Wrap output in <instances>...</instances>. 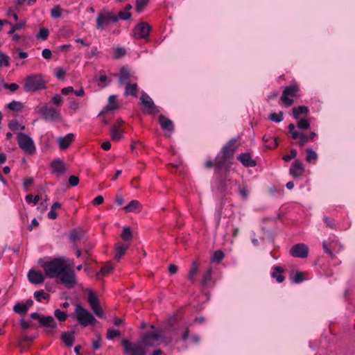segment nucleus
Instances as JSON below:
<instances>
[{"mask_svg": "<svg viewBox=\"0 0 355 355\" xmlns=\"http://www.w3.org/2000/svg\"><path fill=\"white\" fill-rule=\"evenodd\" d=\"M237 139H231L222 148L220 154L215 159V171H227L233 155L236 150Z\"/></svg>", "mask_w": 355, "mask_h": 355, "instance_id": "nucleus-1", "label": "nucleus"}, {"mask_svg": "<svg viewBox=\"0 0 355 355\" xmlns=\"http://www.w3.org/2000/svg\"><path fill=\"white\" fill-rule=\"evenodd\" d=\"M42 266L47 277L58 278L64 269H67L68 263L65 258L59 257L50 261L44 262Z\"/></svg>", "mask_w": 355, "mask_h": 355, "instance_id": "nucleus-2", "label": "nucleus"}, {"mask_svg": "<svg viewBox=\"0 0 355 355\" xmlns=\"http://www.w3.org/2000/svg\"><path fill=\"white\" fill-rule=\"evenodd\" d=\"M74 313L78 323L83 327L94 326L97 322L94 316L80 304L76 306Z\"/></svg>", "mask_w": 355, "mask_h": 355, "instance_id": "nucleus-3", "label": "nucleus"}, {"mask_svg": "<svg viewBox=\"0 0 355 355\" xmlns=\"http://www.w3.org/2000/svg\"><path fill=\"white\" fill-rule=\"evenodd\" d=\"M45 81L42 75L35 74L25 78L24 89L26 92H36L45 88Z\"/></svg>", "mask_w": 355, "mask_h": 355, "instance_id": "nucleus-4", "label": "nucleus"}, {"mask_svg": "<svg viewBox=\"0 0 355 355\" xmlns=\"http://www.w3.org/2000/svg\"><path fill=\"white\" fill-rule=\"evenodd\" d=\"M72 265L68 264L67 269H64L58 277L59 282L69 289L74 288L78 284L76 274L72 269Z\"/></svg>", "mask_w": 355, "mask_h": 355, "instance_id": "nucleus-5", "label": "nucleus"}, {"mask_svg": "<svg viewBox=\"0 0 355 355\" xmlns=\"http://www.w3.org/2000/svg\"><path fill=\"white\" fill-rule=\"evenodd\" d=\"M17 143L21 149L26 153L33 155L35 153V146L33 140L27 135L19 132L17 135Z\"/></svg>", "mask_w": 355, "mask_h": 355, "instance_id": "nucleus-6", "label": "nucleus"}, {"mask_svg": "<svg viewBox=\"0 0 355 355\" xmlns=\"http://www.w3.org/2000/svg\"><path fill=\"white\" fill-rule=\"evenodd\" d=\"M121 343L124 347V353L127 355H146L145 347L140 341L132 343L127 339H123Z\"/></svg>", "mask_w": 355, "mask_h": 355, "instance_id": "nucleus-7", "label": "nucleus"}, {"mask_svg": "<svg viewBox=\"0 0 355 355\" xmlns=\"http://www.w3.org/2000/svg\"><path fill=\"white\" fill-rule=\"evenodd\" d=\"M140 100L147 114L155 115L161 112V108L154 103L153 99L146 92H142Z\"/></svg>", "mask_w": 355, "mask_h": 355, "instance_id": "nucleus-8", "label": "nucleus"}, {"mask_svg": "<svg viewBox=\"0 0 355 355\" xmlns=\"http://www.w3.org/2000/svg\"><path fill=\"white\" fill-rule=\"evenodd\" d=\"M164 338V335L163 331L159 329L155 333H146L142 336L141 340L139 341L144 347H154L157 344L159 339Z\"/></svg>", "mask_w": 355, "mask_h": 355, "instance_id": "nucleus-9", "label": "nucleus"}, {"mask_svg": "<svg viewBox=\"0 0 355 355\" xmlns=\"http://www.w3.org/2000/svg\"><path fill=\"white\" fill-rule=\"evenodd\" d=\"M118 21L117 15L112 12H101L96 19V28L103 29L105 26H108L111 23Z\"/></svg>", "mask_w": 355, "mask_h": 355, "instance_id": "nucleus-10", "label": "nucleus"}, {"mask_svg": "<svg viewBox=\"0 0 355 355\" xmlns=\"http://www.w3.org/2000/svg\"><path fill=\"white\" fill-rule=\"evenodd\" d=\"M299 90V86L296 84L286 87L284 89L281 96V100L286 106L289 107L294 103V100L289 97L293 98L296 96Z\"/></svg>", "mask_w": 355, "mask_h": 355, "instance_id": "nucleus-11", "label": "nucleus"}, {"mask_svg": "<svg viewBox=\"0 0 355 355\" xmlns=\"http://www.w3.org/2000/svg\"><path fill=\"white\" fill-rule=\"evenodd\" d=\"M151 27L146 22L138 24L133 29V36L135 39H147Z\"/></svg>", "mask_w": 355, "mask_h": 355, "instance_id": "nucleus-12", "label": "nucleus"}, {"mask_svg": "<svg viewBox=\"0 0 355 355\" xmlns=\"http://www.w3.org/2000/svg\"><path fill=\"white\" fill-rule=\"evenodd\" d=\"M88 302L95 315L99 318H102L103 316V311L100 305L99 300L95 293L92 291H89Z\"/></svg>", "mask_w": 355, "mask_h": 355, "instance_id": "nucleus-13", "label": "nucleus"}, {"mask_svg": "<svg viewBox=\"0 0 355 355\" xmlns=\"http://www.w3.org/2000/svg\"><path fill=\"white\" fill-rule=\"evenodd\" d=\"M43 119L46 121H55L60 119V113L52 107L44 106L40 110Z\"/></svg>", "mask_w": 355, "mask_h": 355, "instance_id": "nucleus-14", "label": "nucleus"}, {"mask_svg": "<svg viewBox=\"0 0 355 355\" xmlns=\"http://www.w3.org/2000/svg\"><path fill=\"white\" fill-rule=\"evenodd\" d=\"M308 252V247L304 243L296 244L290 249V254L293 257L306 258Z\"/></svg>", "mask_w": 355, "mask_h": 355, "instance_id": "nucleus-15", "label": "nucleus"}, {"mask_svg": "<svg viewBox=\"0 0 355 355\" xmlns=\"http://www.w3.org/2000/svg\"><path fill=\"white\" fill-rule=\"evenodd\" d=\"M322 248L324 252L327 253L331 258L334 259L335 257V254L333 253V251H340L342 246L337 241L333 240L329 242L324 241L322 243Z\"/></svg>", "mask_w": 355, "mask_h": 355, "instance_id": "nucleus-16", "label": "nucleus"}, {"mask_svg": "<svg viewBox=\"0 0 355 355\" xmlns=\"http://www.w3.org/2000/svg\"><path fill=\"white\" fill-rule=\"evenodd\" d=\"M40 324L45 327L47 334L53 333L56 328V322L52 316H42L40 318Z\"/></svg>", "mask_w": 355, "mask_h": 355, "instance_id": "nucleus-17", "label": "nucleus"}, {"mask_svg": "<svg viewBox=\"0 0 355 355\" xmlns=\"http://www.w3.org/2000/svg\"><path fill=\"white\" fill-rule=\"evenodd\" d=\"M28 280L35 284H40L44 282V277L41 272L35 270H30L28 273Z\"/></svg>", "mask_w": 355, "mask_h": 355, "instance_id": "nucleus-18", "label": "nucleus"}, {"mask_svg": "<svg viewBox=\"0 0 355 355\" xmlns=\"http://www.w3.org/2000/svg\"><path fill=\"white\" fill-rule=\"evenodd\" d=\"M238 160H239L242 164L246 167H253L255 166L257 162L254 160L250 153H245L240 154L238 157Z\"/></svg>", "mask_w": 355, "mask_h": 355, "instance_id": "nucleus-19", "label": "nucleus"}, {"mask_svg": "<svg viewBox=\"0 0 355 355\" xmlns=\"http://www.w3.org/2000/svg\"><path fill=\"white\" fill-rule=\"evenodd\" d=\"M75 135L73 133H68L64 137H60L58 140L61 149H67L73 141Z\"/></svg>", "mask_w": 355, "mask_h": 355, "instance_id": "nucleus-20", "label": "nucleus"}, {"mask_svg": "<svg viewBox=\"0 0 355 355\" xmlns=\"http://www.w3.org/2000/svg\"><path fill=\"white\" fill-rule=\"evenodd\" d=\"M116 96L111 95L108 98V104L106 105L105 110L101 111L98 114V116H103L107 112L114 110L118 108V105L115 102Z\"/></svg>", "mask_w": 355, "mask_h": 355, "instance_id": "nucleus-21", "label": "nucleus"}, {"mask_svg": "<svg viewBox=\"0 0 355 355\" xmlns=\"http://www.w3.org/2000/svg\"><path fill=\"white\" fill-rule=\"evenodd\" d=\"M85 232L83 229L78 228L71 231L70 232V240L73 242L75 246L77 245L78 242L80 241L83 238Z\"/></svg>", "mask_w": 355, "mask_h": 355, "instance_id": "nucleus-22", "label": "nucleus"}, {"mask_svg": "<svg viewBox=\"0 0 355 355\" xmlns=\"http://www.w3.org/2000/svg\"><path fill=\"white\" fill-rule=\"evenodd\" d=\"M159 123H160L162 129L164 130L173 131L174 126L173 121L167 119L164 115H160L158 119Z\"/></svg>", "mask_w": 355, "mask_h": 355, "instance_id": "nucleus-23", "label": "nucleus"}, {"mask_svg": "<svg viewBox=\"0 0 355 355\" xmlns=\"http://www.w3.org/2000/svg\"><path fill=\"white\" fill-rule=\"evenodd\" d=\"M51 167L53 173L60 175L64 171V163L60 159H56L51 162Z\"/></svg>", "mask_w": 355, "mask_h": 355, "instance_id": "nucleus-24", "label": "nucleus"}, {"mask_svg": "<svg viewBox=\"0 0 355 355\" xmlns=\"http://www.w3.org/2000/svg\"><path fill=\"white\" fill-rule=\"evenodd\" d=\"M128 245H124L121 243H117L115 245V254L114 259L116 261H119L121 257L125 254V251L128 249Z\"/></svg>", "mask_w": 355, "mask_h": 355, "instance_id": "nucleus-25", "label": "nucleus"}, {"mask_svg": "<svg viewBox=\"0 0 355 355\" xmlns=\"http://www.w3.org/2000/svg\"><path fill=\"white\" fill-rule=\"evenodd\" d=\"M309 112V108L304 105H300L293 109V115L295 119H300L301 115L306 116Z\"/></svg>", "mask_w": 355, "mask_h": 355, "instance_id": "nucleus-26", "label": "nucleus"}, {"mask_svg": "<svg viewBox=\"0 0 355 355\" xmlns=\"http://www.w3.org/2000/svg\"><path fill=\"white\" fill-rule=\"evenodd\" d=\"M130 78V71L128 69L122 67L119 71V83L120 85H126Z\"/></svg>", "mask_w": 355, "mask_h": 355, "instance_id": "nucleus-27", "label": "nucleus"}, {"mask_svg": "<svg viewBox=\"0 0 355 355\" xmlns=\"http://www.w3.org/2000/svg\"><path fill=\"white\" fill-rule=\"evenodd\" d=\"M141 205L138 200H132L128 205L123 208L127 213L140 211Z\"/></svg>", "mask_w": 355, "mask_h": 355, "instance_id": "nucleus-28", "label": "nucleus"}, {"mask_svg": "<svg viewBox=\"0 0 355 355\" xmlns=\"http://www.w3.org/2000/svg\"><path fill=\"white\" fill-rule=\"evenodd\" d=\"M75 331L71 332H63L61 336V340L64 343L67 347H70L74 342Z\"/></svg>", "mask_w": 355, "mask_h": 355, "instance_id": "nucleus-29", "label": "nucleus"}, {"mask_svg": "<svg viewBox=\"0 0 355 355\" xmlns=\"http://www.w3.org/2000/svg\"><path fill=\"white\" fill-rule=\"evenodd\" d=\"M110 135L113 141H118L123 138V131L120 128H116V126H111Z\"/></svg>", "mask_w": 355, "mask_h": 355, "instance_id": "nucleus-30", "label": "nucleus"}, {"mask_svg": "<svg viewBox=\"0 0 355 355\" xmlns=\"http://www.w3.org/2000/svg\"><path fill=\"white\" fill-rule=\"evenodd\" d=\"M302 171V164L299 161H295L290 169V173L294 178H297L298 176L301 175V172Z\"/></svg>", "mask_w": 355, "mask_h": 355, "instance_id": "nucleus-31", "label": "nucleus"}, {"mask_svg": "<svg viewBox=\"0 0 355 355\" xmlns=\"http://www.w3.org/2000/svg\"><path fill=\"white\" fill-rule=\"evenodd\" d=\"M199 268V263L197 261H194L192 263L191 268L188 274L189 279L193 282L195 280L196 275L197 274Z\"/></svg>", "mask_w": 355, "mask_h": 355, "instance_id": "nucleus-32", "label": "nucleus"}, {"mask_svg": "<svg viewBox=\"0 0 355 355\" xmlns=\"http://www.w3.org/2000/svg\"><path fill=\"white\" fill-rule=\"evenodd\" d=\"M284 272V270L279 266L274 267V271L272 273V277L275 278L279 283H282L284 280V277L281 275Z\"/></svg>", "mask_w": 355, "mask_h": 355, "instance_id": "nucleus-33", "label": "nucleus"}, {"mask_svg": "<svg viewBox=\"0 0 355 355\" xmlns=\"http://www.w3.org/2000/svg\"><path fill=\"white\" fill-rule=\"evenodd\" d=\"M113 269L114 267L110 263H107L98 272H96V276L98 279H99L101 276H105L107 274L112 272Z\"/></svg>", "mask_w": 355, "mask_h": 355, "instance_id": "nucleus-34", "label": "nucleus"}, {"mask_svg": "<svg viewBox=\"0 0 355 355\" xmlns=\"http://www.w3.org/2000/svg\"><path fill=\"white\" fill-rule=\"evenodd\" d=\"M137 89V85L136 83L130 84L127 83L125 85V95L128 96H137L136 91Z\"/></svg>", "mask_w": 355, "mask_h": 355, "instance_id": "nucleus-35", "label": "nucleus"}, {"mask_svg": "<svg viewBox=\"0 0 355 355\" xmlns=\"http://www.w3.org/2000/svg\"><path fill=\"white\" fill-rule=\"evenodd\" d=\"M6 107L8 109H9L10 110H12L15 112H19L22 110L24 106L21 102L12 101L6 105Z\"/></svg>", "mask_w": 355, "mask_h": 355, "instance_id": "nucleus-36", "label": "nucleus"}, {"mask_svg": "<svg viewBox=\"0 0 355 355\" xmlns=\"http://www.w3.org/2000/svg\"><path fill=\"white\" fill-rule=\"evenodd\" d=\"M13 310L15 313L24 315L28 311V307L26 306V304L22 303H17L14 306Z\"/></svg>", "mask_w": 355, "mask_h": 355, "instance_id": "nucleus-37", "label": "nucleus"}, {"mask_svg": "<svg viewBox=\"0 0 355 355\" xmlns=\"http://www.w3.org/2000/svg\"><path fill=\"white\" fill-rule=\"evenodd\" d=\"M306 160L309 163L315 162L318 159L317 153L311 148H307L306 150Z\"/></svg>", "mask_w": 355, "mask_h": 355, "instance_id": "nucleus-38", "label": "nucleus"}, {"mask_svg": "<svg viewBox=\"0 0 355 355\" xmlns=\"http://www.w3.org/2000/svg\"><path fill=\"white\" fill-rule=\"evenodd\" d=\"M121 237L124 241H130L132 239V233L130 227H124L123 228Z\"/></svg>", "mask_w": 355, "mask_h": 355, "instance_id": "nucleus-39", "label": "nucleus"}, {"mask_svg": "<svg viewBox=\"0 0 355 355\" xmlns=\"http://www.w3.org/2000/svg\"><path fill=\"white\" fill-rule=\"evenodd\" d=\"M297 126L299 129L307 130L310 128V122L306 119H298Z\"/></svg>", "mask_w": 355, "mask_h": 355, "instance_id": "nucleus-40", "label": "nucleus"}, {"mask_svg": "<svg viewBox=\"0 0 355 355\" xmlns=\"http://www.w3.org/2000/svg\"><path fill=\"white\" fill-rule=\"evenodd\" d=\"M269 119L276 123H279L283 121V112H279V113H272L270 115Z\"/></svg>", "mask_w": 355, "mask_h": 355, "instance_id": "nucleus-41", "label": "nucleus"}, {"mask_svg": "<svg viewBox=\"0 0 355 355\" xmlns=\"http://www.w3.org/2000/svg\"><path fill=\"white\" fill-rule=\"evenodd\" d=\"M55 317L60 322H64L67 318V315L60 309H55L54 311Z\"/></svg>", "mask_w": 355, "mask_h": 355, "instance_id": "nucleus-42", "label": "nucleus"}, {"mask_svg": "<svg viewBox=\"0 0 355 355\" xmlns=\"http://www.w3.org/2000/svg\"><path fill=\"white\" fill-rule=\"evenodd\" d=\"M211 277V269L209 268L207 270V272L204 275L203 278L202 279V281H201V284L203 286H206L210 282Z\"/></svg>", "mask_w": 355, "mask_h": 355, "instance_id": "nucleus-43", "label": "nucleus"}, {"mask_svg": "<svg viewBox=\"0 0 355 355\" xmlns=\"http://www.w3.org/2000/svg\"><path fill=\"white\" fill-rule=\"evenodd\" d=\"M288 132L291 135L293 139H297L300 132L295 130V126L293 123L288 125Z\"/></svg>", "mask_w": 355, "mask_h": 355, "instance_id": "nucleus-44", "label": "nucleus"}, {"mask_svg": "<svg viewBox=\"0 0 355 355\" xmlns=\"http://www.w3.org/2000/svg\"><path fill=\"white\" fill-rule=\"evenodd\" d=\"M304 274L302 272H297L291 278L294 283L299 284L304 279Z\"/></svg>", "mask_w": 355, "mask_h": 355, "instance_id": "nucleus-45", "label": "nucleus"}, {"mask_svg": "<svg viewBox=\"0 0 355 355\" xmlns=\"http://www.w3.org/2000/svg\"><path fill=\"white\" fill-rule=\"evenodd\" d=\"M34 296L36 298L37 301H38V302H41L42 298H43V299H49V295L43 291H36L34 293Z\"/></svg>", "mask_w": 355, "mask_h": 355, "instance_id": "nucleus-46", "label": "nucleus"}, {"mask_svg": "<svg viewBox=\"0 0 355 355\" xmlns=\"http://www.w3.org/2000/svg\"><path fill=\"white\" fill-rule=\"evenodd\" d=\"M121 333L119 330L108 329L107 332V338L112 340L114 338L119 337Z\"/></svg>", "mask_w": 355, "mask_h": 355, "instance_id": "nucleus-47", "label": "nucleus"}, {"mask_svg": "<svg viewBox=\"0 0 355 355\" xmlns=\"http://www.w3.org/2000/svg\"><path fill=\"white\" fill-rule=\"evenodd\" d=\"M9 66V57L5 53L0 52V67Z\"/></svg>", "mask_w": 355, "mask_h": 355, "instance_id": "nucleus-48", "label": "nucleus"}, {"mask_svg": "<svg viewBox=\"0 0 355 355\" xmlns=\"http://www.w3.org/2000/svg\"><path fill=\"white\" fill-rule=\"evenodd\" d=\"M10 24L11 26V29L8 31L9 35L14 33L17 30L21 29L24 26V22H19V23H17L15 24H12L11 23H10Z\"/></svg>", "mask_w": 355, "mask_h": 355, "instance_id": "nucleus-49", "label": "nucleus"}, {"mask_svg": "<svg viewBox=\"0 0 355 355\" xmlns=\"http://www.w3.org/2000/svg\"><path fill=\"white\" fill-rule=\"evenodd\" d=\"M49 31L46 28H42L40 29L39 33L37 35V37L42 40H46L49 36Z\"/></svg>", "mask_w": 355, "mask_h": 355, "instance_id": "nucleus-50", "label": "nucleus"}, {"mask_svg": "<svg viewBox=\"0 0 355 355\" xmlns=\"http://www.w3.org/2000/svg\"><path fill=\"white\" fill-rule=\"evenodd\" d=\"M299 145L302 147L309 141V137L302 132L299 133Z\"/></svg>", "mask_w": 355, "mask_h": 355, "instance_id": "nucleus-51", "label": "nucleus"}, {"mask_svg": "<svg viewBox=\"0 0 355 355\" xmlns=\"http://www.w3.org/2000/svg\"><path fill=\"white\" fill-rule=\"evenodd\" d=\"M225 257L224 253L220 250H217L214 252L212 261H220Z\"/></svg>", "mask_w": 355, "mask_h": 355, "instance_id": "nucleus-52", "label": "nucleus"}, {"mask_svg": "<svg viewBox=\"0 0 355 355\" xmlns=\"http://www.w3.org/2000/svg\"><path fill=\"white\" fill-rule=\"evenodd\" d=\"M26 200L28 203H33L36 205L40 200V196H35V197L32 194H28L26 196Z\"/></svg>", "mask_w": 355, "mask_h": 355, "instance_id": "nucleus-53", "label": "nucleus"}, {"mask_svg": "<svg viewBox=\"0 0 355 355\" xmlns=\"http://www.w3.org/2000/svg\"><path fill=\"white\" fill-rule=\"evenodd\" d=\"M148 0H136V9L140 12L148 3Z\"/></svg>", "mask_w": 355, "mask_h": 355, "instance_id": "nucleus-54", "label": "nucleus"}, {"mask_svg": "<svg viewBox=\"0 0 355 355\" xmlns=\"http://www.w3.org/2000/svg\"><path fill=\"white\" fill-rule=\"evenodd\" d=\"M51 14L52 17L58 18L62 15V10L59 6H55L53 8L51 9Z\"/></svg>", "mask_w": 355, "mask_h": 355, "instance_id": "nucleus-55", "label": "nucleus"}, {"mask_svg": "<svg viewBox=\"0 0 355 355\" xmlns=\"http://www.w3.org/2000/svg\"><path fill=\"white\" fill-rule=\"evenodd\" d=\"M51 102L56 106H60L62 103V97L60 94H55L51 98Z\"/></svg>", "mask_w": 355, "mask_h": 355, "instance_id": "nucleus-56", "label": "nucleus"}, {"mask_svg": "<svg viewBox=\"0 0 355 355\" xmlns=\"http://www.w3.org/2000/svg\"><path fill=\"white\" fill-rule=\"evenodd\" d=\"M117 17H118V19H121L123 20H127L131 17V14L130 12L122 10L118 13Z\"/></svg>", "mask_w": 355, "mask_h": 355, "instance_id": "nucleus-57", "label": "nucleus"}, {"mask_svg": "<svg viewBox=\"0 0 355 355\" xmlns=\"http://www.w3.org/2000/svg\"><path fill=\"white\" fill-rule=\"evenodd\" d=\"M19 127H20V125L18 123V121L16 120H12L8 123V128L12 131H17V130H19Z\"/></svg>", "mask_w": 355, "mask_h": 355, "instance_id": "nucleus-58", "label": "nucleus"}, {"mask_svg": "<svg viewBox=\"0 0 355 355\" xmlns=\"http://www.w3.org/2000/svg\"><path fill=\"white\" fill-rule=\"evenodd\" d=\"M297 156V150L295 149H293L291 150L289 155H286L284 156L283 159L285 162H289L291 159L295 158Z\"/></svg>", "mask_w": 355, "mask_h": 355, "instance_id": "nucleus-59", "label": "nucleus"}, {"mask_svg": "<svg viewBox=\"0 0 355 355\" xmlns=\"http://www.w3.org/2000/svg\"><path fill=\"white\" fill-rule=\"evenodd\" d=\"M270 142L268 144H266V146L268 148L270 149L275 148L279 144L277 137H271V140H270Z\"/></svg>", "mask_w": 355, "mask_h": 355, "instance_id": "nucleus-60", "label": "nucleus"}, {"mask_svg": "<svg viewBox=\"0 0 355 355\" xmlns=\"http://www.w3.org/2000/svg\"><path fill=\"white\" fill-rule=\"evenodd\" d=\"M3 87L10 90L11 92H15L19 89V85L17 83H5L3 85Z\"/></svg>", "mask_w": 355, "mask_h": 355, "instance_id": "nucleus-61", "label": "nucleus"}, {"mask_svg": "<svg viewBox=\"0 0 355 355\" xmlns=\"http://www.w3.org/2000/svg\"><path fill=\"white\" fill-rule=\"evenodd\" d=\"M42 55L44 58H45L46 60H49L52 57L51 51L49 49H43V51L42 52Z\"/></svg>", "mask_w": 355, "mask_h": 355, "instance_id": "nucleus-62", "label": "nucleus"}, {"mask_svg": "<svg viewBox=\"0 0 355 355\" xmlns=\"http://www.w3.org/2000/svg\"><path fill=\"white\" fill-rule=\"evenodd\" d=\"M73 92H74L73 87L71 86L64 87L61 89V93L63 95H68L69 94L72 93Z\"/></svg>", "mask_w": 355, "mask_h": 355, "instance_id": "nucleus-63", "label": "nucleus"}, {"mask_svg": "<svg viewBox=\"0 0 355 355\" xmlns=\"http://www.w3.org/2000/svg\"><path fill=\"white\" fill-rule=\"evenodd\" d=\"M66 72L65 71L62 69V68H58L56 71V73H55V76L57 77V78L58 79H62L64 78V75H65Z\"/></svg>", "mask_w": 355, "mask_h": 355, "instance_id": "nucleus-64", "label": "nucleus"}]
</instances>
